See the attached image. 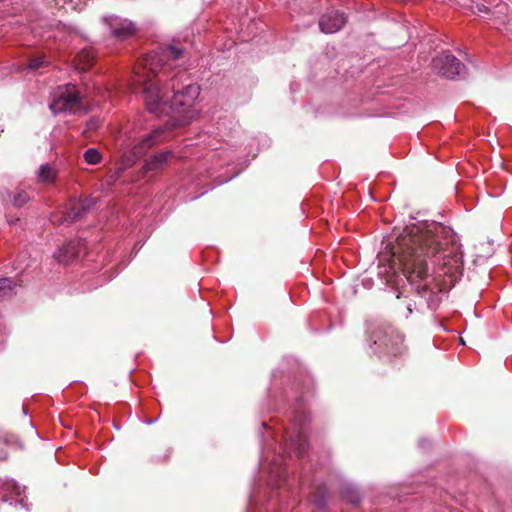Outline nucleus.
Listing matches in <instances>:
<instances>
[{
  "mask_svg": "<svg viewBox=\"0 0 512 512\" xmlns=\"http://www.w3.org/2000/svg\"><path fill=\"white\" fill-rule=\"evenodd\" d=\"M392 265L402 269L414 284L429 277V265L440 275L456 277L462 270V254L453 231L440 223L406 226L391 247Z\"/></svg>",
  "mask_w": 512,
  "mask_h": 512,
  "instance_id": "1",
  "label": "nucleus"
},
{
  "mask_svg": "<svg viewBox=\"0 0 512 512\" xmlns=\"http://www.w3.org/2000/svg\"><path fill=\"white\" fill-rule=\"evenodd\" d=\"M183 50L169 45L146 54L141 62L147 80L144 84V102L147 111L156 116L174 115L171 127L188 125L196 116L193 109L200 95V87L185 71H170L169 61L181 58Z\"/></svg>",
  "mask_w": 512,
  "mask_h": 512,
  "instance_id": "2",
  "label": "nucleus"
},
{
  "mask_svg": "<svg viewBox=\"0 0 512 512\" xmlns=\"http://www.w3.org/2000/svg\"><path fill=\"white\" fill-rule=\"evenodd\" d=\"M370 348L379 357L396 356L404 352L402 336L390 325H380L370 336Z\"/></svg>",
  "mask_w": 512,
  "mask_h": 512,
  "instance_id": "3",
  "label": "nucleus"
},
{
  "mask_svg": "<svg viewBox=\"0 0 512 512\" xmlns=\"http://www.w3.org/2000/svg\"><path fill=\"white\" fill-rule=\"evenodd\" d=\"M49 108L53 114L76 113L84 108L83 97L74 84L59 86L52 94Z\"/></svg>",
  "mask_w": 512,
  "mask_h": 512,
  "instance_id": "4",
  "label": "nucleus"
},
{
  "mask_svg": "<svg viewBox=\"0 0 512 512\" xmlns=\"http://www.w3.org/2000/svg\"><path fill=\"white\" fill-rule=\"evenodd\" d=\"M433 63L438 72L448 79H455L465 75V66L449 52L436 57Z\"/></svg>",
  "mask_w": 512,
  "mask_h": 512,
  "instance_id": "5",
  "label": "nucleus"
},
{
  "mask_svg": "<svg viewBox=\"0 0 512 512\" xmlns=\"http://www.w3.org/2000/svg\"><path fill=\"white\" fill-rule=\"evenodd\" d=\"M289 442L283 448L285 454L295 453L298 457H302L308 449L307 435L303 427L297 428V431L290 432Z\"/></svg>",
  "mask_w": 512,
  "mask_h": 512,
  "instance_id": "6",
  "label": "nucleus"
},
{
  "mask_svg": "<svg viewBox=\"0 0 512 512\" xmlns=\"http://www.w3.org/2000/svg\"><path fill=\"white\" fill-rule=\"evenodd\" d=\"M96 204V200L92 197H87L82 200L74 201L70 204L69 208L65 211V214L61 220L63 223H72L80 219L85 215L92 207Z\"/></svg>",
  "mask_w": 512,
  "mask_h": 512,
  "instance_id": "7",
  "label": "nucleus"
},
{
  "mask_svg": "<svg viewBox=\"0 0 512 512\" xmlns=\"http://www.w3.org/2000/svg\"><path fill=\"white\" fill-rule=\"evenodd\" d=\"M346 23V17L337 10L326 12L319 21V27L322 32L332 34L339 31Z\"/></svg>",
  "mask_w": 512,
  "mask_h": 512,
  "instance_id": "8",
  "label": "nucleus"
},
{
  "mask_svg": "<svg viewBox=\"0 0 512 512\" xmlns=\"http://www.w3.org/2000/svg\"><path fill=\"white\" fill-rule=\"evenodd\" d=\"M103 22L109 27L113 36L117 39H124L128 35V24L125 19L118 16H104Z\"/></svg>",
  "mask_w": 512,
  "mask_h": 512,
  "instance_id": "9",
  "label": "nucleus"
},
{
  "mask_svg": "<svg viewBox=\"0 0 512 512\" xmlns=\"http://www.w3.org/2000/svg\"><path fill=\"white\" fill-rule=\"evenodd\" d=\"M163 129H156L146 135L137 145L133 146V155L141 156L157 142L162 141Z\"/></svg>",
  "mask_w": 512,
  "mask_h": 512,
  "instance_id": "10",
  "label": "nucleus"
},
{
  "mask_svg": "<svg viewBox=\"0 0 512 512\" xmlns=\"http://www.w3.org/2000/svg\"><path fill=\"white\" fill-rule=\"evenodd\" d=\"M80 253L79 242L70 241L68 244L60 247L55 253L54 257L59 263L68 264L78 257Z\"/></svg>",
  "mask_w": 512,
  "mask_h": 512,
  "instance_id": "11",
  "label": "nucleus"
},
{
  "mask_svg": "<svg viewBox=\"0 0 512 512\" xmlns=\"http://www.w3.org/2000/svg\"><path fill=\"white\" fill-rule=\"evenodd\" d=\"M25 492V487H21L13 479L0 478V500L6 502L9 500V494L20 497Z\"/></svg>",
  "mask_w": 512,
  "mask_h": 512,
  "instance_id": "12",
  "label": "nucleus"
},
{
  "mask_svg": "<svg viewBox=\"0 0 512 512\" xmlns=\"http://www.w3.org/2000/svg\"><path fill=\"white\" fill-rule=\"evenodd\" d=\"M270 484L273 487H280L287 481L286 465L278 462H273L269 469Z\"/></svg>",
  "mask_w": 512,
  "mask_h": 512,
  "instance_id": "13",
  "label": "nucleus"
},
{
  "mask_svg": "<svg viewBox=\"0 0 512 512\" xmlns=\"http://www.w3.org/2000/svg\"><path fill=\"white\" fill-rule=\"evenodd\" d=\"M172 156L171 151H162L149 158L145 164L146 172L156 173L163 169L168 159Z\"/></svg>",
  "mask_w": 512,
  "mask_h": 512,
  "instance_id": "14",
  "label": "nucleus"
},
{
  "mask_svg": "<svg viewBox=\"0 0 512 512\" xmlns=\"http://www.w3.org/2000/svg\"><path fill=\"white\" fill-rule=\"evenodd\" d=\"M14 207L20 208L30 200V193L23 187L18 186L10 195Z\"/></svg>",
  "mask_w": 512,
  "mask_h": 512,
  "instance_id": "15",
  "label": "nucleus"
},
{
  "mask_svg": "<svg viewBox=\"0 0 512 512\" xmlns=\"http://www.w3.org/2000/svg\"><path fill=\"white\" fill-rule=\"evenodd\" d=\"M57 171L49 164H43L38 170V181L43 183H53L55 181Z\"/></svg>",
  "mask_w": 512,
  "mask_h": 512,
  "instance_id": "16",
  "label": "nucleus"
},
{
  "mask_svg": "<svg viewBox=\"0 0 512 512\" xmlns=\"http://www.w3.org/2000/svg\"><path fill=\"white\" fill-rule=\"evenodd\" d=\"M84 159L90 165L100 163L102 156L96 148H89L84 152Z\"/></svg>",
  "mask_w": 512,
  "mask_h": 512,
  "instance_id": "17",
  "label": "nucleus"
},
{
  "mask_svg": "<svg viewBox=\"0 0 512 512\" xmlns=\"http://www.w3.org/2000/svg\"><path fill=\"white\" fill-rule=\"evenodd\" d=\"M87 0H57L58 5L66 9L81 10L86 5Z\"/></svg>",
  "mask_w": 512,
  "mask_h": 512,
  "instance_id": "18",
  "label": "nucleus"
},
{
  "mask_svg": "<svg viewBox=\"0 0 512 512\" xmlns=\"http://www.w3.org/2000/svg\"><path fill=\"white\" fill-rule=\"evenodd\" d=\"M14 282L11 278H0V298L11 294Z\"/></svg>",
  "mask_w": 512,
  "mask_h": 512,
  "instance_id": "19",
  "label": "nucleus"
},
{
  "mask_svg": "<svg viewBox=\"0 0 512 512\" xmlns=\"http://www.w3.org/2000/svg\"><path fill=\"white\" fill-rule=\"evenodd\" d=\"M342 496L346 501L352 504H358L360 501L359 493L351 487L343 489Z\"/></svg>",
  "mask_w": 512,
  "mask_h": 512,
  "instance_id": "20",
  "label": "nucleus"
},
{
  "mask_svg": "<svg viewBox=\"0 0 512 512\" xmlns=\"http://www.w3.org/2000/svg\"><path fill=\"white\" fill-rule=\"evenodd\" d=\"M48 62L46 61L44 56H37L31 59L27 65L29 70H37L43 66H45Z\"/></svg>",
  "mask_w": 512,
  "mask_h": 512,
  "instance_id": "21",
  "label": "nucleus"
},
{
  "mask_svg": "<svg viewBox=\"0 0 512 512\" xmlns=\"http://www.w3.org/2000/svg\"><path fill=\"white\" fill-rule=\"evenodd\" d=\"M99 126H100V121L97 118L90 119L86 124V128L88 131H94V130L98 129Z\"/></svg>",
  "mask_w": 512,
  "mask_h": 512,
  "instance_id": "22",
  "label": "nucleus"
},
{
  "mask_svg": "<svg viewBox=\"0 0 512 512\" xmlns=\"http://www.w3.org/2000/svg\"><path fill=\"white\" fill-rule=\"evenodd\" d=\"M129 29H130V35L136 30V28L134 27V25L131 22H130Z\"/></svg>",
  "mask_w": 512,
  "mask_h": 512,
  "instance_id": "23",
  "label": "nucleus"
},
{
  "mask_svg": "<svg viewBox=\"0 0 512 512\" xmlns=\"http://www.w3.org/2000/svg\"><path fill=\"white\" fill-rule=\"evenodd\" d=\"M22 412L25 416L28 414V411L25 406H22Z\"/></svg>",
  "mask_w": 512,
  "mask_h": 512,
  "instance_id": "24",
  "label": "nucleus"
},
{
  "mask_svg": "<svg viewBox=\"0 0 512 512\" xmlns=\"http://www.w3.org/2000/svg\"><path fill=\"white\" fill-rule=\"evenodd\" d=\"M417 289L420 291V289H423L425 290L426 289V284H424L423 286H418Z\"/></svg>",
  "mask_w": 512,
  "mask_h": 512,
  "instance_id": "25",
  "label": "nucleus"
},
{
  "mask_svg": "<svg viewBox=\"0 0 512 512\" xmlns=\"http://www.w3.org/2000/svg\"><path fill=\"white\" fill-rule=\"evenodd\" d=\"M129 79H130V80L132 79V76H131V75L129 76Z\"/></svg>",
  "mask_w": 512,
  "mask_h": 512,
  "instance_id": "26",
  "label": "nucleus"
}]
</instances>
